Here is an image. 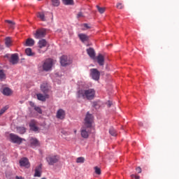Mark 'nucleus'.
Returning <instances> with one entry per match:
<instances>
[{
  "instance_id": "nucleus-1",
  "label": "nucleus",
  "mask_w": 179,
  "mask_h": 179,
  "mask_svg": "<svg viewBox=\"0 0 179 179\" xmlns=\"http://www.w3.org/2000/svg\"><path fill=\"white\" fill-rule=\"evenodd\" d=\"M92 124H93V115L90 114L89 112L87 113L85 118L84 127L81 128V136L84 139H87L90 132L89 131V128H92Z\"/></svg>"
},
{
  "instance_id": "nucleus-2",
  "label": "nucleus",
  "mask_w": 179,
  "mask_h": 179,
  "mask_svg": "<svg viewBox=\"0 0 179 179\" xmlns=\"http://www.w3.org/2000/svg\"><path fill=\"white\" fill-rule=\"evenodd\" d=\"M96 96V91L93 89L79 90L77 92L78 99H87V100H93Z\"/></svg>"
},
{
  "instance_id": "nucleus-3",
  "label": "nucleus",
  "mask_w": 179,
  "mask_h": 179,
  "mask_svg": "<svg viewBox=\"0 0 179 179\" xmlns=\"http://www.w3.org/2000/svg\"><path fill=\"white\" fill-rule=\"evenodd\" d=\"M10 141L13 143H17V145H20L24 139L19 137V136L15 134H10L9 135Z\"/></svg>"
},
{
  "instance_id": "nucleus-4",
  "label": "nucleus",
  "mask_w": 179,
  "mask_h": 179,
  "mask_svg": "<svg viewBox=\"0 0 179 179\" xmlns=\"http://www.w3.org/2000/svg\"><path fill=\"white\" fill-rule=\"evenodd\" d=\"M46 160L50 166H53V164L59 162V157L58 155H49Z\"/></svg>"
},
{
  "instance_id": "nucleus-5",
  "label": "nucleus",
  "mask_w": 179,
  "mask_h": 179,
  "mask_svg": "<svg viewBox=\"0 0 179 179\" xmlns=\"http://www.w3.org/2000/svg\"><path fill=\"white\" fill-rule=\"evenodd\" d=\"M38 51L40 54H44V52L47 51V49H45L44 50H43V48H44L45 47H47V41H45V39L40 40L38 43Z\"/></svg>"
},
{
  "instance_id": "nucleus-6",
  "label": "nucleus",
  "mask_w": 179,
  "mask_h": 179,
  "mask_svg": "<svg viewBox=\"0 0 179 179\" xmlns=\"http://www.w3.org/2000/svg\"><path fill=\"white\" fill-rule=\"evenodd\" d=\"M46 31L44 29H37L35 32H34V37L35 38H43V37H45Z\"/></svg>"
},
{
  "instance_id": "nucleus-7",
  "label": "nucleus",
  "mask_w": 179,
  "mask_h": 179,
  "mask_svg": "<svg viewBox=\"0 0 179 179\" xmlns=\"http://www.w3.org/2000/svg\"><path fill=\"white\" fill-rule=\"evenodd\" d=\"M52 59H48L45 61L43 65V71H51V68H52Z\"/></svg>"
},
{
  "instance_id": "nucleus-8",
  "label": "nucleus",
  "mask_w": 179,
  "mask_h": 179,
  "mask_svg": "<svg viewBox=\"0 0 179 179\" xmlns=\"http://www.w3.org/2000/svg\"><path fill=\"white\" fill-rule=\"evenodd\" d=\"M91 76L94 80H99L100 79V71L96 69H92L90 70Z\"/></svg>"
},
{
  "instance_id": "nucleus-9",
  "label": "nucleus",
  "mask_w": 179,
  "mask_h": 179,
  "mask_svg": "<svg viewBox=\"0 0 179 179\" xmlns=\"http://www.w3.org/2000/svg\"><path fill=\"white\" fill-rule=\"evenodd\" d=\"M19 163L21 167H24L25 169H29L30 167V162H29V159L26 157L22 158Z\"/></svg>"
},
{
  "instance_id": "nucleus-10",
  "label": "nucleus",
  "mask_w": 179,
  "mask_h": 179,
  "mask_svg": "<svg viewBox=\"0 0 179 179\" xmlns=\"http://www.w3.org/2000/svg\"><path fill=\"white\" fill-rule=\"evenodd\" d=\"M60 63L62 66H66L71 64V61L68 59V56L63 55L60 58Z\"/></svg>"
},
{
  "instance_id": "nucleus-11",
  "label": "nucleus",
  "mask_w": 179,
  "mask_h": 179,
  "mask_svg": "<svg viewBox=\"0 0 179 179\" xmlns=\"http://www.w3.org/2000/svg\"><path fill=\"white\" fill-rule=\"evenodd\" d=\"M29 127L34 132H38V127H37V122L36 120H31L29 123Z\"/></svg>"
},
{
  "instance_id": "nucleus-12",
  "label": "nucleus",
  "mask_w": 179,
  "mask_h": 179,
  "mask_svg": "<svg viewBox=\"0 0 179 179\" xmlns=\"http://www.w3.org/2000/svg\"><path fill=\"white\" fill-rule=\"evenodd\" d=\"M36 16L38 19H40V20H41V22L47 21V17H45V13L44 11L37 13Z\"/></svg>"
},
{
  "instance_id": "nucleus-13",
  "label": "nucleus",
  "mask_w": 179,
  "mask_h": 179,
  "mask_svg": "<svg viewBox=\"0 0 179 179\" xmlns=\"http://www.w3.org/2000/svg\"><path fill=\"white\" fill-rule=\"evenodd\" d=\"M87 53L92 59H96V52H94V49L92 48L87 49Z\"/></svg>"
},
{
  "instance_id": "nucleus-14",
  "label": "nucleus",
  "mask_w": 179,
  "mask_h": 179,
  "mask_svg": "<svg viewBox=\"0 0 179 179\" xmlns=\"http://www.w3.org/2000/svg\"><path fill=\"white\" fill-rule=\"evenodd\" d=\"M29 143H30L31 148H36L38 146V145H40V143H38V140L33 137L30 138Z\"/></svg>"
},
{
  "instance_id": "nucleus-15",
  "label": "nucleus",
  "mask_w": 179,
  "mask_h": 179,
  "mask_svg": "<svg viewBox=\"0 0 179 179\" xmlns=\"http://www.w3.org/2000/svg\"><path fill=\"white\" fill-rule=\"evenodd\" d=\"M41 172H42V165L40 164L39 166L36 167L34 177H41Z\"/></svg>"
},
{
  "instance_id": "nucleus-16",
  "label": "nucleus",
  "mask_w": 179,
  "mask_h": 179,
  "mask_svg": "<svg viewBox=\"0 0 179 179\" xmlns=\"http://www.w3.org/2000/svg\"><path fill=\"white\" fill-rule=\"evenodd\" d=\"M57 118H59V120H64V118H65V110L59 109L57 113Z\"/></svg>"
},
{
  "instance_id": "nucleus-17",
  "label": "nucleus",
  "mask_w": 179,
  "mask_h": 179,
  "mask_svg": "<svg viewBox=\"0 0 179 179\" xmlns=\"http://www.w3.org/2000/svg\"><path fill=\"white\" fill-rule=\"evenodd\" d=\"M96 61L99 65H100L101 66H103V65H104V56L101 54H99L96 57Z\"/></svg>"
},
{
  "instance_id": "nucleus-18",
  "label": "nucleus",
  "mask_w": 179,
  "mask_h": 179,
  "mask_svg": "<svg viewBox=\"0 0 179 179\" xmlns=\"http://www.w3.org/2000/svg\"><path fill=\"white\" fill-rule=\"evenodd\" d=\"M24 45H25V47H33V45H34V39L33 38L27 39V41L24 43Z\"/></svg>"
},
{
  "instance_id": "nucleus-19",
  "label": "nucleus",
  "mask_w": 179,
  "mask_h": 179,
  "mask_svg": "<svg viewBox=\"0 0 179 179\" xmlns=\"http://www.w3.org/2000/svg\"><path fill=\"white\" fill-rule=\"evenodd\" d=\"M19 61V57H17V55L15 54L13 55L10 57V62L15 65V64H17V62Z\"/></svg>"
},
{
  "instance_id": "nucleus-20",
  "label": "nucleus",
  "mask_w": 179,
  "mask_h": 179,
  "mask_svg": "<svg viewBox=\"0 0 179 179\" xmlns=\"http://www.w3.org/2000/svg\"><path fill=\"white\" fill-rule=\"evenodd\" d=\"M5 45L6 47H12V43H13V41L12 40V38L8 36L5 38Z\"/></svg>"
},
{
  "instance_id": "nucleus-21",
  "label": "nucleus",
  "mask_w": 179,
  "mask_h": 179,
  "mask_svg": "<svg viewBox=\"0 0 179 179\" xmlns=\"http://www.w3.org/2000/svg\"><path fill=\"white\" fill-rule=\"evenodd\" d=\"M36 97L38 100H40L41 101H45V100L48 99V94L43 95L42 94H37Z\"/></svg>"
},
{
  "instance_id": "nucleus-22",
  "label": "nucleus",
  "mask_w": 179,
  "mask_h": 179,
  "mask_svg": "<svg viewBox=\"0 0 179 179\" xmlns=\"http://www.w3.org/2000/svg\"><path fill=\"white\" fill-rule=\"evenodd\" d=\"M2 93L4 94V96H10L13 92L9 87H5L3 89Z\"/></svg>"
},
{
  "instance_id": "nucleus-23",
  "label": "nucleus",
  "mask_w": 179,
  "mask_h": 179,
  "mask_svg": "<svg viewBox=\"0 0 179 179\" xmlns=\"http://www.w3.org/2000/svg\"><path fill=\"white\" fill-rule=\"evenodd\" d=\"M78 37L83 43H85V41H87L89 40V36H87V35L84 34H78Z\"/></svg>"
},
{
  "instance_id": "nucleus-24",
  "label": "nucleus",
  "mask_w": 179,
  "mask_h": 179,
  "mask_svg": "<svg viewBox=\"0 0 179 179\" xmlns=\"http://www.w3.org/2000/svg\"><path fill=\"white\" fill-rule=\"evenodd\" d=\"M25 54H27L28 57H34V55H36V53H34L30 48L25 50Z\"/></svg>"
},
{
  "instance_id": "nucleus-25",
  "label": "nucleus",
  "mask_w": 179,
  "mask_h": 179,
  "mask_svg": "<svg viewBox=\"0 0 179 179\" xmlns=\"http://www.w3.org/2000/svg\"><path fill=\"white\" fill-rule=\"evenodd\" d=\"M41 90H42L43 93H47V92H48V85L47 84H42L41 85Z\"/></svg>"
},
{
  "instance_id": "nucleus-26",
  "label": "nucleus",
  "mask_w": 179,
  "mask_h": 179,
  "mask_svg": "<svg viewBox=\"0 0 179 179\" xmlns=\"http://www.w3.org/2000/svg\"><path fill=\"white\" fill-rule=\"evenodd\" d=\"M17 132L18 134H23L26 132V128H24L23 127H17Z\"/></svg>"
},
{
  "instance_id": "nucleus-27",
  "label": "nucleus",
  "mask_w": 179,
  "mask_h": 179,
  "mask_svg": "<svg viewBox=\"0 0 179 179\" xmlns=\"http://www.w3.org/2000/svg\"><path fill=\"white\" fill-rule=\"evenodd\" d=\"M64 5H73V0H62Z\"/></svg>"
},
{
  "instance_id": "nucleus-28",
  "label": "nucleus",
  "mask_w": 179,
  "mask_h": 179,
  "mask_svg": "<svg viewBox=\"0 0 179 179\" xmlns=\"http://www.w3.org/2000/svg\"><path fill=\"white\" fill-rule=\"evenodd\" d=\"M109 134H110L112 136H117V131L115 129H114V128H110L109 129Z\"/></svg>"
},
{
  "instance_id": "nucleus-29",
  "label": "nucleus",
  "mask_w": 179,
  "mask_h": 179,
  "mask_svg": "<svg viewBox=\"0 0 179 179\" xmlns=\"http://www.w3.org/2000/svg\"><path fill=\"white\" fill-rule=\"evenodd\" d=\"M52 6H59V0H51Z\"/></svg>"
},
{
  "instance_id": "nucleus-30",
  "label": "nucleus",
  "mask_w": 179,
  "mask_h": 179,
  "mask_svg": "<svg viewBox=\"0 0 179 179\" xmlns=\"http://www.w3.org/2000/svg\"><path fill=\"white\" fill-rule=\"evenodd\" d=\"M9 108L8 106H4L2 109L0 110V117L4 113L6 112V110Z\"/></svg>"
},
{
  "instance_id": "nucleus-31",
  "label": "nucleus",
  "mask_w": 179,
  "mask_h": 179,
  "mask_svg": "<svg viewBox=\"0 0 179 179\" xmlns=\"http://www.w3.org/2000/svg\"><path fill=\"white\" fill-rule=\"evenodd\" d=\"M96 8L98 9L99 13H104V12H106V8L104 7H100L99 6H96Z\"/></svg>"
},
{
  "instance_id": "nucleus-32",
  "label": "nucleus",
  "mask_w": 179,
  "mask_h": 179,
  "mask_svg": "<svg viewBox=\"0 0 179 179\" xmlns=\"http://www.w3.org/2000/svg\"><path fill=\"white\" fill-rule=\"evenodd\" d=\"M6 78V76H5V73H3V71L0 70V80H3Z\"/></svg>"
},
{
  "instance_id": "nucleus-33",
  "label": "nucleus",
  "mask_w": 179,
  "mask_h": 179,
  "mask_svg": "<svg viewBox=\"0 0 179 179\" xmlns=\"http://www.w3.org/2000/svg\"><path fill=\"white\" fill-rule=\"evenodd\" d=\"M94 169L95 170L96 174H97L98 176H100V174H101V169H100V168H99L98 166H95Z\"/></svg>"
},
{
  "instance_id": "nucleus-34",
  "label": "nucleus",
  "mask_w": 179,
  "mask_h": 179,
  "mask_svg": "<svg viewBox=\"0 0 179 179\" xmlns=\"http://www.w3.org/2000/svg\"><path fill=\"white\" fill-rule=\"evenodd\" d=\"M76 163H85V158L83 157L77 158Z\"/></svg>"
},
{
  "instance_id": "nucleus-35",
  "label": "nucleus",
  "mask_w": 179,
  "mask_h": 179,
  "mask_svg": "<svg viewBox=\"0 0 179 179\" xmlns=\"http://www.w3.org/2000/svg\"><path fill=\"white\" fill-rule=\"evenodd\" d=\"M34 110L35 111H37V113H38L39 114H42L43 113V110H41V108L38 106H35Z\"/></svg>"
},
{
  "instance_id": "nucleus-36",
  "label": "nucleus",
  "mask_w": 179,
  "mask_h": 179,
  "mask_svg": "<svg viewBox=\"0 0 179 179\" xmlns=\"http://www.w3.org/2000/svg\"><path fill=\"white\" fill-rule=\"evenodd\" d=\"M117 9H122V8H124V6L122 5V3H118L117 4Z\"/></svg>"
},
{
  "instance_id": "nucleus-37",
  "label": "nucleus",
  "mask_w": 179,
  "mask_h": 179,
  "mask_svg": "<svg viewBox=\"0 0 179 179\" xmlns=\"http://www.w3.org/2000/svg\"><path fill=\"white\" fill-rule=\"evenodd\" d=\"M131 178H135V179H140L141 178L139 177V176H136V175H131Z\"/></svg>"
},
{
  "instance_id": "nucleus-38",
  "label": "nucleus",
  "mask_w": 179,
  "mask_h": 179,
  "mask_svg": "<svg viewBox=\"0 0 179 179\" xmlns=\"http://www.w3.org/2000/svg\"><path fill=\"white\" fill-rule=\"evenodd\" d=\"M136 171L138 173H142V169H141V167H137V168L136 169Z\"/></svg>"
},
{
  "instance_id": "nucleus-39",
  "label": "nucleus",
  "mask_w": 179,
  "mask_h": 179,
  "mask_svg": "<svg viewBox=\"0 0 179 179\" xmlns=\"http://www.w3.org/2000/svg\"><path fill=\"white\" fill-rule=\"evenodd\" d=\"M77 17H83V13L82 12H80L78 13Z\"/></svg>"
},
{
  "instance_id": "nucleus-40",
  "label": "nucleus",
  "mask_w": 179,
  "mask_h": 179,
  "mask_svg": "<svg viewBox=\"0 0 179 179\" xmlns=\"http://www.w3.org/2000/svg\"><path fill=\"white\" fill-rule=\"evenodd\" d=\"M6 23H8V24H12L13 25V22H12L11 20H6Z\"/></svg>"
},
{
  "instance_id": "nucleus-41",
  "label": "nucleus",
  "mask_w": 179,
  "mask_h": 179,
  "mask_svg": "<svg viewBox=\"0 0 179 179\" xmlns=\"http://www.w3.org/2000/svg\"><path fill=\"white\" fill-rule=\"evenodd\" d=\"M9 27H10V29H14L15 28V23L13 22V24H9Z\"/></svg>"
},
{
  "instance_id": "nucleus-42",
  "label": "nucleus",
  "mask_w": 179,
  "mask_h": 179,
  "mask_svg": "<svg viewBox=\"0 0 179 179\" xmlns=\"http://www.w3.org/2000/svg\"><path fill=\"white\" fill-rule=\"evenodd\" d=\"M84 27H85L86 29H90L89 25L87 24H83Z\"/></svg>"
},
{
  "instance_id": "nucleus-43",
  "label": "nucleus",
  "mask_w": 179,
  "mask_h": 179,
  "mask_svg": "<svg viewBox=\"0 0 179 179\" xmlns=\"http://www.w3.org/2000/svg\"><path fill=\"white\" fill-rule=\"evenodd\" d=\"M15 179H24V178H23V177H22V176H16L15 177Z\"/></svg>"
},
{
  "instance_id": "nucleus-44",
  "label": "nucleus",
  "mask_w": 179,
  "mask_h": 179,
  "mask_svg": "<svg viewBox=\"0 0 179 179\" xmlns=\"http://www.w3.org/2000/svg\"><path fill=\"white\" fill-rule=\"evenodd\" d=\"M108 107H111V102H108Z\"/></svg>"
},
{
  "instance_id": "nucleus-45",
  "label": "nucleus",
  "mask_w": 179,
  "mask_h": 179,
  "mask_svg": "<svg viewBox=\"0 0 179 179\" xmlns=\"http://www.w3.org/2000/svg\"><path fill=\"white\" fill-rule=\"evenodd\" d=\"M74 134H76V130H74Z\"/></svg>"
},
{
  "instance_id": "nucleus-46",
  "label": "nucleus",
  "mask_w": 179,
  "mask_h": 179,
  "mask_svg": "<svg viewBox=\"0 0 179 179\" xmlns=\"http://www.w3.org/2000/svg\"><path fill=\"white\" fill-rule=\"evenodd\" d=\"M41 179H47V178H42Z\"/></svg>"
},
{
  "instance_id": "nucleus-47",
  "label": "nucleus",
  "mask_w": 179,
  "mask_h": 179,
  "mask_svg": "<svg viewBox=\"0 0 179 179\" xmlns=\"http://www.w3.org/2000/svg\"><path fill=\"white\" fill-rule=\"evenodd\" d=\"M38 1H41V0H38Z\"/></svg>"
}]
</instances>
